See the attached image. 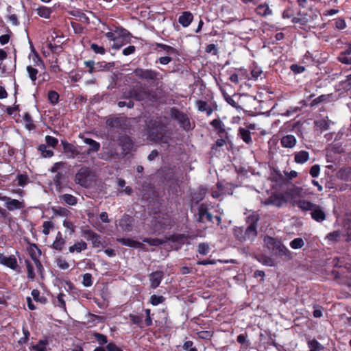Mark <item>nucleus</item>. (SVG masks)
Listing matches in <instances>:
<instances>
[{
	"instance_id": "nucleus-1",
	"label": "nucleus",
	"mask_w": 351,
	"mask_h": 351,
	"mask_svg": "<svg viewBox=\"0 0 351 351\" xmlns=\"http://www.w3.org/2000/svg\"><path fill=\"white\" fill-rule=\"evenodd\" d=\"M321 13L315 8H311L306 12L301 14L300 17H293L292 23H299L300 27L304 30L315 29L320 25Z\"/></svg>"
},
{
	"instance_id": "nucleus-2",
	"label": "nucleus",
	"mask_w": 351,
	"mask_h": 351,
	"mask_svg": "<svg viewBox=\"0 0 351 351\" xmlns=\"http://www.w3.org/2000/svg\"><path fill=\"white\" fill-rule=\"evenodd\" d=\"M259 217L256 215H251L247 217V223L249 226L243 227H236L234 228V236L240 242L246 240H254L257 236V223Z\"/></svg>"
},
{
	"instance_id": "nucleus-3",
	"label": "nucleus",
	"mask_w": 351,
	"mask_h": 351,
	"mask_svg": "<svg viewBox=\"0 0 351 351\" xmlns=\"http://www.w3.org/2000/svg\"><path fill=\"white\" fill-rule=\"evenodd\" d=\"M134 76L138 79L145 81L149 84L157 83L162 76L159 72L152 69L136 68L133 72Z\"/></svg>"
},
{
	"instance_id": "nucleus-4",
	"label": "nucleus",
	"mask_w": 351,
	"mask_h": 351,
	"mask_svg": "<svg viewBox=\"0 0 351 351\" xmlns=\"http://www.w3.org/2000/svg\"><path fill=\"white\" fill-rule=\"evenodd\" d=\"M130 94L132 99L137 101L151 100L152 91L149 90L145 84L141 82L130 87Z\"/></svg>"
},
{
	"instance_id": "nucleus-5",
	"label": "nucleus",
	"mask_w": 351,
	"mask_h": 351,
	"mask_svg": "<svg viewBox=\"0 0 351 351\" xmlns=\"http://www.w3.org/2000/svg\"><path fill=\"white\" fill-rule=\"evenodd\" d=\"M165 132V125L158 121H152L148 126V136L151 141L162 140Z\"/></svg>"
},
{
	"instance_id": "nucleus-6",
	"label": "nucleus",
	"mask_w": 351,
	"mask_h": 351,
	"mask_svg": "<svg viewBox=\"0 0 351 351\" xmlns=\"http://www.w3.org/2000/svg\"><path fill=\"white\" fill-rule=\"evenodd\" d=\"M174 221L168 215H158L154 221V228L155 231L164 232L167 230H170L174 226Z\"/></svg>"
},
{
	"instance_id": "nucleus-7",
	"label": "nucleus",
	"mask_w": 351,
	"mask_h": 351,
	"mask_svg": "<svg viewBox=\"0 0 351 351\" xmlns=\"http://www.w3.org/2000/svg\"><path fill=\"white\" fill-rule=\"evenodd\" d=\"M170 114L172 118L178 121L180 128L186 131L191 130V125L187 114L173 107L171 108Z\"/></svg>"
},
{
	"instance_id": "nucleus-8",
	"label": "nucleus",
	"mask_w": 351,
	"mask_h": 351,
	"mask_svg": "<svg viewBox=\"0 0 351 351\" xmlns=\"http://www.w3.org/2000/svg\"><path fill=\"white\" fill-rule=\"evenodd\" d=\"M130 35V32L125 28L117 26L113 32H105V36L110 41H117L121 38H126Z\"/></svg>"
},
{
	"instance_id": "nucleus-9",
	"label": "nucleus",
	"mask_w": 351,
	"mask_h": 351,
	"mask_svg": "<svg viewBox=\"0 0 351 351\" xmlns=\"http://www.w3.org/2000/svg\"><path fill=\"white\" fill-rule=\"evenodd\" d=\"M287 200L283 193H272L263 203L265 206L273 205L276 207H281Z\"/></svg>"
},
{
	"instance_id": "nucleus-10",
	"label": "nucleus",
	"mask_w": 351,
	"mask_h": 351,
	"mask_svg": "<svg viewBox=\"0 0 351 351\" xmlns=\"http://www.w3.org/2000/svg\"><path fill=\"white\" fill-rule=\"evenodd\" d=\"M134 223V217L125 213L119 220V226L123 232H129L133 230Z\"/></svg>"
},
{
	"instance_id": "nucleus-11",
	"label": "nucleus",
	"mask_w": 351,
	"mask_h": 351,
	"mask_svg": "<svg viewBox=\"0 0 351 351\" xmlns=\"http://www.w3.org/2000/svg\"><path fill=\"white\" fill-rule=\"evenodd\" d=\"M91 171L88 167H82L75 174V181L82 186H86Z\"/></svg>"
},
{
	"instance_id": "nucleus-12",
	"label": "nucleus",
	"mask_w": 351,
	"mask_h": 351,
	"mask_svg": "<svg viewBox=\"0 0 351 351\" xmlns=\"http://www.w3.org/2000/svg\"><path fill=\"white\" fill-rule=\"evenodd\" d=\"M5 206L8 211H14V210L23 209L25 207V203L16 199H12L10 197L4 196L3 199Z\"/></svg>"
},
{
	"instance_id": "nucleus-13",
	"label": "nucleus",
	"mask_w": 351,
	"mask_h": 351,
	"mask_svg": "<svg viewBox=\"0 0 351 351\" xmlns=\"http://www.w3.org/2000/svg\"><path fill=\"white\" fill-rule=\"evenodd\" d=\"M165 274L162 271L157 270L148 275L150 282V287L153 289L158 287L164 278Z\"/></svg>"
},
{
	"instance_id": "nucleus-14",
	"label": "nucleus",
	"mask_w": 351,
	"mask_h": 351,
	"mask_svg": "<svg viewBox=\"0 0 351 351\" xmlns=\"http://www.w3.org/2000/svg\"><path fill=\"white\" fill-rule=\"evenodd\" d=\"M210 125L217 131V134L219 137L229 138L228 134L225 128V125L221 119H215L210 122Z\"/></svg>"
},
{
	"instance_id": "nucleus-15",
	"label": "nucleus",
	"mask_w": 351,
	"mask_h": 351,
	"mask_svg": "<svg viewBox=\"0 0 351 351\" xmlns=\"http://www.w3.org/2000/svg\"><path fill=\"white\" fill-rule=\"evenodd\" d=\"M198 219L199 223H205L206 221L211 222L213 221V215L208 212V208L206 204H202L199 206L198 208Z\"/></svg>"
},
{
	"instance_id": "nucleus-16",
	"label": "nucleus",
	"mask_w": 351,
	"mask_h": 351,
	"mask_svg": "<svg viewBox=\"0 0 351 351\" xmlns=\"http://www.w3.org/2000/svg\"><path fill=\"white\" fill-rule=\"evenodd\" d=\"M126 118L123 117H110L106 120V125L110 128L123 130L126 125Z\"/></svg>"
},
{
	"instance_id": "nucleus-17",
	"label": "nucleus",
	"mask_w": 351,
	"mask_h": 351,
	"mask_svg": "<svg viewBox=\"0 0 351 351\" xmlns=\"http://www.w3.org/2000/svg\"><path fill=\"white\" fill-rule=\"evenodd\" d=\"M118 145L121 147L123 153L127 154L133 148V141L128 135H122L118 139Z\"/></svg>"
},
{
	"instance_id": "nucleus-18",
	"label": "nucleus",
	"mask_w": 351,
	"mask_h": 351,
	"mask_svg": "<svg viewBox=\"0 0 351 351\" xmlns=\"http://www.w3.org/2000/svg\"><path fill=\"white\" fill-rule=\"evenodd\" d=\"M117 241L125 246L146 250L145 245L143 243L133 240L130 238H117Z\"/></svg>"
},
{
	"instance_id": "nucleus-19",
	"label": "nucleus",
	"mask_w": 351,
	"mask_h": 351,
	"mask_svg": "<svg viewBox=\"0 0 351 351\" xmlns=\"http://www.w3.org/2000/svg\"><path fill=\"white\" fill-rule=\"evenodd\" d=\"M0 264L12 270H16L18 267L17 260L14 255L6 257L3 254L0 253Z\"/></svg>"
},
{
	"instance_id": "nucleus-20",
	"label": "nucleus",
	"mask_w": 351,
	"mask_h": 351,
	"mask_svg": "<svg viewBox=\"0 0 351 351\" xmlns=\"http://www.w3.org/2000/svg\"><path fill=\"white\" fill-rule=\"evenodd\" d=\"M79 136L80 138H82L83 140V141L86 144L89 145V148L88 149V150L86 152V154L88 155H90L94 152H97L100 149L101 145L99 142H97L90 138L85 137L81 134Z\"/></svg>"
},
{
	"instance_id": "nucleus-21",
	"label": "nucleus",
	"mask_w": 351,
	"mask_h": 351,
	"mask_svg": "<svg viewBox=\"0 0 351 351\" xmlns=\"http://www.w3.org/2000/svg\"><path fill=\"white\" fill-rule=\"evenodd\" d=\"M311 218L317 222H322L326 219V215L322 208L316 204L311 212Z\"/></svg>"
},
{
	"instance_id": "nucleus-22",
	"label": "nucleus",
	"mask_w": 351,
	"mask_h": 351,
	"mask_svg": "<svg viewBox=\"0 0 351 351\" xmlns=\"http://www.w3.org/2000/svg\"><path fill=\"white\" fill-rule=\"evenodd\" d=\"M293 205L296 206L302 211L306 213L308 211L311 212V210L313 209V208H315V206L316 204H313V202H311L310 201L306 200V199H299L294 201Z\"/></svg>"
},
{
	"instance_id": "nucleus-23",
	"label": "nucleus",
	"mask_w": 351,
	"mask_h": 351,
	"mask_svg": "<svg viewBox=\"0 0 351 351\" xmlns=\"http://www.w3.org/2000/svg\"><path fill=\"white\" fill-rule=\"evenodd\" d=\"M193 19V15L189 11L183 12L178 18V23L184 27L190 25Z\"/></svg>"
},
{
	"instance_id": "nucleus-24",
	"label": "nucleus",
	"mask_w": 351,
	"mask_h": 351,
	"mask_svg": "<svg viewBox=\"0 0 351 351\" xmlns=\"http://www.w3.org/2000/svg\"><path fill=\"white\" fill-rule=\"evenodd\" d=\"M154 45L156 47L155 49H161L167 55H169V56L174 55L176 56L180 55L178 49L174 48V47H171L170 45H166V44H163V43H156L154 44Z\"/></svg>"
},
{
	"instance_id": "nucleus-25",
	"label": "nucleus",
	"mask_w": 351,
	"mask_h": 351,
	"mask_svg": "<svg viewBox=\"0 0 351 351\" xmlns=\"http://www.w3.org/2000/svg\"><path fill=\"white\" fill-rule=\"evenodd\" d=\"M297 143V140L295 137L292 134H287L286 136H284L280 139V143L281 145L283 147L286 148H292Z\"/></svg>"
},
{
	"instance_id": "nucleus-26",
	"label": "nucleus",
	"mask_w": 351,
	"mask_h": 351,
	"mask_svg": "<svg viewBox=\"0 0 351 351\" xmlns=\"http://www.w3.org/2000/svg\"><path fill=\"white\" fill-rule=\"evenodd\" d=\"M189 236L185 234H173L170 235L167 240L172 243H177L180 245H183L187 242Z\"/></svg>"
},
{
	"instance_id": "nucleus-27",
	"label": "nucleus",
	"mask_w": 351,
	"mask_h": 351,
	"mask_svg": "<svg viewBox=\"0 0 351 351\" xmlns=\"http://www.w3.org/2000/svg\"><path fill=\"white\" fill-rule=\"evenodd\" d=\"M61 144L62 145L64 152L71 154V157L74 158L75 156L79 154L76 147L73 144L65 140H62Z\"/></svg>"
},
{
	"instance_id": "nucleus-28",
	"label": "nucleus",
	"mask_w": 351,
	"mask_h": 351,
	"mask_svg": "<svg viewBox=\"0 0 351 351\" xmlns=\"http://www.w3.org/2000/svg\"><path fill=\"white\" fill-rule=\"evenodd\" d=\"M306 343L309 348V351H321L324 347L315 338L311 339L310 337H306Z\"/></svg>"
},
{
	"instance_id": "nucleus-29",
	"label": "nucleus",
	"mask_w": 351,
	"mask_h": 351,
	"mask_svg": "<svg viewBox=\"0 0 351 351\" xmlns=\"http://www.w3.org/2000/svg\"><path fill=\"white\" fill-rule=\"evenodd\" d=\"M238 135L247 145L252 144L251 132L249 130L240 127L239 128Z\"/></svg>"
},
{
	"instance_id": "nucleus-30",
	"label": "nucleus",
	"mask_w": 351,
	"mask_h": 351,
	"mask_svg": "<svg viewBox=\"0 0 351 351\" xmlns=\"http://www.w3.org/2000/svg\"><path fill=\"white\" fill-rule=\"evenodd\" d=\"M309 159V153L307 151L302 150L295 153L294 161L298 164H304Z\"/></svg>"
},
{
	"instance_id": "nucleus-31",
	"label": "nucleus",
	"mask_w": 351,
	"mask_h": 351,
	"mask_svg": "<svg viewBox=\"0 0 351 351\" xmlns=\"http://www.w3.org/2000/svg\"><path fill=\"white\" fill-rule=\"evenodd\" d=\"M36 12L40 17L48 19L50 18L51 14L53 12V10L51 8L40 5L36 9Z\"/></svg>"
},
{
	"instance_id": "nucleus-32",
	"label": "nucleus",
	"mask_w": 351,
	"mask_h": 351,
	"mask_svg": "<svg viewBox=\"0 0 351 351\" xmlns=\"http://www.w3.org/2000/svg\"><path fill=\"white\" fill-rule=\"evenodd\" d=\"M256 12L261 16H267L272 14V10L266 3L258 5L256 8Z\"/></svg>"
},
{
	"instance_id": "nucleus-33",
	"label": "nucleus",
	"mask_w": 351,
	"mask_h": 351,
	"mask_svg": "<svg viewBox=\"0 0 351 351\" xmlns=\"http://www.w3.org/2000/svg\"><path fill=\"white\" fill-rule=\"evenodd\" d=\"M27 251L32 261L38 259L39 256L41 255V250L35 243H30Z\"/></svg>"
},
{
	"instance_id": "nucleus-34",
	"label": "nucleus",
	"mask_w": 351,
	"mask_h": 351,
	"mask_svg": "<svg viewBox=\"0 0 351 351\" xmlns=\"http://www.w3.org/2000/svg\"><path fill=\"white\" fill-rule=\"evenodd\" d=\"M65 244V240L62 237V234L60 232H58L56 234L55 241L52 244V247L58 251H62Z\"/></svg>"
},
{
	"instance_id": "nucleus-35",
	"label": "nucleus",
	"mask_w": 351,
	"mask_h": 351,
	"mask_svg": "<svg viewBox=\"0 0 351 351\" xmlns=\"http://www.w3.org/2000/svg\"><path fill=\"white\" fill-rule=\"evenodd\" d=\"M196 106L200 112H206L208 116L213 113V108L208 106V103L205 101L197 100L196 101Z\"/></svg>"
},
{
	"instance_id": "nucleus-36",
	"label": "nucleus",
	"mask_w": 351,
	"mask_h": 351,
	"mask_svg": "<svg viewBox=\"0 0 351 351\" xmlns=\"http://www.w3.org/2000/svg\"><path fill=\"white\" fill-rule=\"evenodd\" d=\"M264 241H265L267 248L269 250H271V252L275 250V249L277 246H278V247L280 246V241H278L276 239H274L273 237H269V236L265 237Z\"/></svg>"
},
{
	"instance_id": "nucleus-37",
	"label": "nucleus",
	"mask_w": 351,
	"mask_h": 351,
	"mask_svg": "<svg viewBox=\"0 0 351 351\" xmlns=\"http://www.w3.org/2000/svg\"><path fill=\"white\" fill-rule=\"evenodd\" d=\"M343 228L345 229L346 242H351V215L344 221Z\"/></svg>"
},
{
	"instance_id": "nucleus-38",
	"label": "nucleus",
	"mask_w": 351,
	"mask_h": 351,
	"mask_svg": "<svg viewBox=\"0 0 351 351\" xmlns=\"http://www.w3.org/2000/svg\"><path fill=\"white\" fill-rule=\"evenodd\" d=\"M59 197L61 201L69 206H75L77 203V198L71 194H64Z\"/></svg>"
},
{
	"instance_id": "nucleus-39",
	"label": "nucleus",
	"mask_w": 351,
	"mask_h": 351,
	"mask_svg": "<svg viewBox=\"0 0 351 351\" xmlns=\"http://www.w3.org/2000/svg\"><path fill=\"white\" fill-rule=\"evenodd\" d=\"M87 249V244L86 242L81 241L80 242H76L74 245L69 247V252L73 253L74 252H77L78 253L81 252L82 250H85Z\"/></svg>"
},
{
	"instance_id": "nucleus-40",
	"label": "nucleus",
	"mask_w": 351,
	"mask_h": 351,
	"mask_svg": "<svg viewBox=\"0 0 351 351\" xmlns=\"http://www.w3.org/2000/svg\"><path fill=\"white\" fill-rule=\"evenodd\" d=\"M280 247L277 246L272 252V253L276 256H290V252L289 250L280 241Z\"/></svg>"
},
{
	"instance_id": "nucleus-41",
	"label": "nucleus",
	"mask_w": 351,
	"mask_h": 351,
	"mask_svg": "<svg viewBox=\"0 0 351 351\" xmlns=\"http://www.w3.org/2000/svg\"><path fill=\"white\" fill-rule=\"evenodd\" d=\"M49 344V341L47 338L40 339L38 343L32 346V350L35 351H47V346Z\"/></svg>"
},
{
	"instance_id": "nucleus-42",
	"label": "nucleus",
	"mask_w": 351,
	"mask_h": 351,
	"mask_svg": "<svg viewBox=\"0 0 351 351\" xmlns=\"http://www.w3.org/2000/svg\"><path fill=\"white\" fill-rule=\"evenodd\" d=\"M247 332L240 334L237 337V341L243 346L245 348H247L250 346V341L247 339Z\"/></svg>"
},
{
	"instance_id": "nucleus-43",
	"label": "nucleus",
	"mask_w": 351,
	"mask_h": 351,
	"mask_svg": "<svg viewBox=\"0 0 351 351\" xmlns=\"http://www.w3.org/2000/svg\"><path fill=\"white\" fill-rule=\"evenodd\" d=\"M38 150L43 158H51L53 156V152L47 149V145L41 144L38 146Z\"/></svg>"
},
{
	"instance_id": "nucleus-44",
	"label": "nucleus",
	"mask_w": 351,
	"mask_h": 351,
	"mask_svg": "<svg viewBox=\"0 0 351 351\" xmlns=\"http://www.w3.org/2000/svg\"><path fill=\"white\" fill-rule=\"evenodd\" d=\"M143 242L149 244L151 246H159L164 243V241L158 238L145 237L143 239Z\"/></svg>"
},
{
	"instance_id": "nucleus-45",
	"label": "nucleus",
	"mask_w": 351,
	"mask_h": 351,
	"mask_svg": "<svg viewBox=\"0 0 351 351\" xmlns=\"http://www.w3.org/2000/svg\"><path fill=\"white\" fill-rule=\"evenodd\" d=\"M34 300L36 301V302H38L43 304H45L47 303V299L46 297L45 296H41L40 295V291L38 289H33L32 291V293H31Z\"/></svg>"
},
{
	"instance_id": "nucleus-46",
	"label": "nucleus",
	"mask_w": 351,
	"mask_h": 351,
	"mask_svg": "<svg viewBox=\"0 0 351 351\" xmlns=\"http://www.w3.org/2000/svg\"><path fill=\"white\" fill-rule=\"evenodd\" d=\"M23 120L25 123V127L29 130L35 129L36 125L34 124L33 119L28 112H25L23 114Z\"/></svg>"
},
{
	"instance_id": "nucleus-47",
	"label": "nucleus",
	"mask_w": 351,
	"mask_h": 351,
	"mask_svg": "<svg viewBox=\"0 0 351 351\" xmlns=\"http://www.w3.org/2000/svg\"><path fill=\"white\" fill-rule=\"evenodd\" d=\"M16 180H17V185L22 187H24L29 182L28 176L27 174L22 173L17 175Z\"/></svg>"
},
{
	"instance_id": "nucleus-48",
	"label": "nucleus",
	"mask_w": 351,
	"mask_h": 351,
	"mask_svg": "<svg viewBox=\"0 0 351 351\" xmlns=\"http://www.w3.org/2000/svg\"><path fill=\"white\" fill-rule=\"evenodd\" d=\"M47 98L49 102L55 105L58 103L60 95L56 90H49L47 93Z\"/></svg>"
},
{
	"instance_id": "nucleus-49",
	"label": "nucleus",
	"mask_w": 351,
	"mask_h": 351,
	"mask_svg": "<svg viewBox=\"0 0 351 351\" xmlns=\"http://www.w3.org/2000/svg\"><path fill=\"white\" fill-rule=\"evenodd\" d=\"M27 72L28 73V76L30 78L31 81L35 84V82L37 79V75L38 73V69L34 68L32 66H27L26 68Z\"/></svg>"
},
{
	"instance_id": "nucleus-50",
	"label": "nucleus",
	"mask_w": 351,
	"mask_h": 351,
	"mask_svg": "<svg viewBox=\"0 0 351 351\" xmlns=\"http://www.w3.org/2000/svg\"><path fill=\"white\" fill-rule=\"evenodd\" d=\"M90 48L96 54L104 55L106 53V50L104 46L99 45L95 43L90 45Z\"/></svg>"
},
{
	"instance_id": "nucleus-51",
	"label": "nucleus",
	"mask_w": 351,
	"mask_h": 351,
	"mask_svg": "<svg viewBox=\"0 0 351 351\" xmlns=\"http://www.w3.org/2000/svg\"><path fill=\"white\" fill-rule=\"evenodd\" d=\"M341 232L340 230H335L328 233L326 235V239L331 242H338L341 238Z\"/></svg>"
},
{
	"instance_id": "nucleus-52",
	"label": "nucleus",
	"mask_w": 351,
	"mask_h": 351,
	"mask_svg": "<svg viewBox=\"0 0 351 351\" xmlns=\"http://www.w3.org/2000/svg\"><path fill=\"white\" fill-rule=\"evenodd\" d=\"M25 263L27 271V278L32 280L36 277L34 267L29 260H25Z\"/></svg>"
},
{
	"instance_id": "nucleus-53",
	"label": "nucleus",
	"mask_w": 351,
	"mask_h": 351,
	"mask_svg": "<svg viewBox=\"0 0 351 351\" xmlns=\"http://www.w3.org/2000/svg\"><path fill=\"white\" fill-rule=\"evenodd\" d=\"M93 337L97 341L98 343L101 346L108 343V337L106 335L99 333L97 332H95L93 333Z\"/></svg>"
},
{
	"instance_id": "nucleus-54",
	"label": "nucleus",
	"mask_w": 351,
	"mask_h": 351,
	"mask_svg": "<svg viewBox=\"0 0 351 351\" xmlns=\"http://www.w3.org/2000/svg\"><path fill=\"white\" fill-rule=\"evenodd\" d=\"M52 210L56 215L61 217H67L70 214V211L63 207L52 208Z\"/></svg>"
},
{
	"instance_id": "nucleus-55",
	"label": "nucleus",
	"mask_w": 351,
	"mask_h": 351,
	"mask_svg": "<svg viewBox=\"0 0 351 351\" xmlns=\"http://www.w3.org/2000/svg\"><path fill=\"white\" fill-rule=\"evenodd\" d=\"M197 252L202 255H207L210 252V247L207 243H200L197 246Z\"/></svg>"
},
{
	"instance_id": "nucleus-56",
	"label": "nucleus",
	"mask_w": 351,
	"mask_h": 351,
	"mask_svg": "<svg viewBox=\"0 0 351 351\" xmlns=\"http://www.w3.org/2000/svg\"><path fill=\"white\" fill-rule=\"evenodd\" d=\"M165 301V298L162 295H156L155 294L150 297L149 302L153 306H157L163 303Z\"/></svg>"
},
{
	"instance_id": "nucleus-57",
	"label": "nucleus",
	"mask_w": 351,
	"mask_h": 351,
	"mask_svg": "<svg viewBox=\"0 0 351 351\" xmlns=\"http://www.w3.org/2000/svg\"><path fill=\"white\" fill-rule=\"evenodd\" d=\"M304 245V240L300 237L295 238L290 242V246L293 249H300Z\"/></svg>"
},
{
	"instance_id": "nucleus-58",
	"label": "nucleus",
	"mask_w": 351,
	"mask_h": 351,
	"mask_svg": "<svg viewBox=\"0 0 351 351\" xmlns=\"http://www.w3.org/2000/svg\"><path fill=\"white\" fill-rule=\"evenodd\" d=\"M84 64L86 66V67H87L88 69V72L90 74H93L97 71L96 68H95L96 64H95V61L87 60V61H84ZM99 64H100V62H97V65H98Z\"/></svg>"
},
{
	"instance_id": "nucleus-59",
	"label": "nucleus",
	"mask_w": 351,
	"mask_h": 351,
	"mask_svg": "<svg viewBox=\"0 0 351 351\" xmlns=\"http://www.w3.org/2000/svg\"><path fill=\"white\" fill-rule=\"evenodd\" d=\"M228 141L229 138H226V137H219V138H218L212 145V150L217 149V147L224 146Z\"/></svg>"
},
{
	"instance_id": "nucleus-60",
	"label": "nucleus",
	"mask_w": 351,
	"mask_h": 351,
	"mask_svg": "<svg viewBox=\"0 0 351 351\" xmlns=\"http://www.w3.org/2000/svg\"><path fill=\"white\" fill-rule=\"evenodd\" d=\"M54 226L53 223L51 221H45L43 223V233L45 235H48L50 232V230Z\"/></svg>"
},
{
	"instance_id": "nucleus-61",
	"label": "nucleus",
	"mask_w": 351,
	"mask_h": 351,
	"mask_svg": "<svg viewBox=\"0 0 351 351\" xmlns=\"http://www.w3.org/2000/svg\"><path fill=\"white\" fill-rule=\"evenodd\" d=\"M45 141L47 145L53 148H55L58 144V140L56 138L49 135H47L45 136Z\"/></svg>"
},
{
	"instance_id": "nucleus-62",
	"label": "nucleus",
	"mask_w": 351,
	"mask_h": 351,
	"mask_svg": "<svg viewBox=\"0 0 351 351\" xmlns=\"http://www.w3.org/2000/svg\"><path fill=\"white\" fill-rule=\"evenodd\" d=\"M82 284L86 287H89L93 285V277L89 273H86L83 275Z\"/></svg>"
},
{
	"instance_id": "nucleus-63",
	"label": "nucleus",
	"mask_w": 351,
	"mask_h": 351,
	"mask_svg": "<svg viewBox=\"0 0 351 351\" xmlns=\"http://www.w3.org/2000/svg\"><path fill=\"white\" fill-rule=\"evenodd\" d=\"M129 318L133 324H135V325L138 326L139 327H141V324L143 322L141 316L134 315V314H130Z\"/></svg>"
},
{
	"instance_id": "nucleus-64",
	"label": "nucleus",
	"mask_w": 351,
	"mask_h": 351,
	"mask_svg": "<svg viewBox=\"0 0 351 351\" xmlns=\"http://www.w3.org/2000/svg\"><path fill=\"white\" fill-rule=\"evenodd\" d=\"M341 85L346 90L351 89V73L346 76V80L341 82Z\"/></svg>"
}]
</instances>
